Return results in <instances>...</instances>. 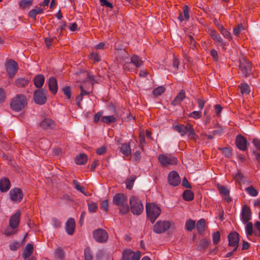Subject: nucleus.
Segmentation results:
<instances>
[{
    "instance_id": "1",
    "label": "nucleus",
    "mask_w": 260,
    "mask_h": 260,
    "mask_svg": "<svg viewBox=\"0 0 260 260\" xmlns=\"http://www.w3.org/2000/svg\"><path fill=\"white\" fill-rule=\"evenodd\" d=\"M146 211L147 218L153 223L161 214V209L157 204L149 202L146 204Z\"/></svg>"
},
{
    "instance_id": "2",
    "label": "nucleus",
    "mask_w": 260,
    "mask_h": 260,
    "mask_svg": "<svg viewBox=\"0 0 260 260\" xmlns=\"http://www.w3.org/2000/svg\"><path fill=\"white\" fill-rule=\"evenodd\" d=\"M27 104L26 96L22 94H18L12 99L10 105L13 111L20 112L24 109Z\"/></svg>"
},
{
    "instance_id": "3",
    "label": "nucleus",
    "mask_w": 260,
    "mask_h": 260,
    "mask_svg": "<svg viewBox=\"0 0 260 260\" xmlns=\"http://www.w3.org/2000/svg\"><path fill=\"white\" fill-rule=\"evenodd\" d=\"M129 204L132 212L134 215H139L144 210V207L139 198L133 196L129 198Z\"/></svg>"
},
{
    "instance_id": "4",
    "label": "nucleus",
    "mask_w": 260,
    "mask_h": 260,
    "mask_svg": "<svg viewBox=\"0 0 260 260\" xmlns=\"http://www.w3.org/2000/svg\"><path fill=\"white\" fill-rule=\"evenodd\" d=\"M158 160L161 165L164 167H167L169 165H175L177 164L178 159L176 157L171 155L160 154L158 156Z\"/></svg>"
},
{
    "instance_id": "5",
    "label": "nucleus",
    "mask_w": 260,
    "mask_h": 260,
    "mask_svg": "<svg viewBox=\"0 0 260 260\" xmlns=\"http://www.w3.org/2000/svg\"><path fill=\"white\" fill-rule=\"evenodd\" d=\"M131 61L128 62L124 61V59L120 61V63L122 64L124 70L130 71L129 66L131 63H133L137 68L141 67L143 64V61L142 58L137 55L134 54L131 57Z\"/></svg>"
},
{
    "instance_id": "6",
    "label": "nucleus",
    "mask_w": 260,
    "mask_h": 260,
    "mask_svg": "<svg viewBox=\"0 0 260 260\" xmlns=\"http://www.w3.org/2000/svg\"><path fill=\"white\" fill-rule=\"evenodd\" d=\"M47 91L45 89H37L34 93V100L36 104L40 105L45 104L47 100Z\"/></svg>"
},
{
    "instance_id": "7",
    "label": "nucleus",
    "mask_w": 260,
    "mask_h": 260,
    "mask_svg": "<svg viewBox=\"0 0 260 260\" xmlns=\"http://www.w3.org/2000/svg\"><path fill=\"white\" fill-rule=\"evenodd\" d=\"M239 68L245 77L249 76L252 74V64L250 61L243 58L240 60Z\"/></svg>"
},
{
    "instance_id": "8",
    "label": "nucleus",
    "mask_w": 260,
    "mask_h": 260,
    "mask_svg": "<svg viewBox=\"0 0 260 260\" xmlns=\"http://www.w3.org/2000/svg\"><path fill=\"white\" fill-rule=\"evenodd\" d=\"M93 239L99 243H106L109 238L107 232L103 229H98L93 232Z\"/></svg>"
},
{
    "instance_id": "9",
    "label": "nucleus",
    "mask_w": 260,
    "mask_h": 260,
    "mask_svg": "<svg viewBox=\"0 0 260 260\" xmlns=\"http://www.w3.org/2000/svg\"><path fill=\"white\" fill-rule=\"evenodd\" d=\"M171 225V223L166 220H158L153 226V231L156 234L165 233L169 230Z\"/></svg>"
},
{
    "instance_id": "10",
    "label": "nucleus",
    "mask_w": 260,
    "mask_h": 260,
    "mask_svg": "<svg viewBox=\"0 0 260 260\" xmlns=\"http://www.w3.org/2000/svg\"><path fill=\"white\" fill-rule=\"evenodd\" d=\"M140 251L134 252L130 249H125L122 251L121 260H140Z\"/></svg>"
},
{
    "instance_id": "11",
    "label": "nucleus",
    "mask_w": 260,
    "mask_h": 260,
    "mask_svg": "<svg viewBox=\"0 0 260 260\" xmlns=\"http://www.w3.org/2000/svg\"><path fill=\"white\" fill-rule=\"evenodd\" d=\"M6 68L9 77L12 78L17 72L18 66L14 60L10 59L6 62Z\"/></svg>"
},
{
    "instance_id": "12",
    "label": "nucleus",
    "mask_w": 260,
    "mask_h": 260,
    "mask_svg": "<svg viewBox=\"0 0 260 260\" xmlns=\"http://www.w3.org/2000/svg\"><path fill=\"white\" fill-rule=\"evenodd\" d=\"M10 199L12 201L15 202H20L23 197V193L21 188H12L9 192Z\"/></svg>"
},
{
    "instance_id": "13",
    "label": "nucleus",
    "mask_w": 260,
    "mask_h": 260,
    "mask_svg": "<svg viewBox=\"0 0 260 260\" xmlns=\"http://www.w3.org/2000/svg\"><path fill=\"white\" fill-rule=\"evenodd\" d=\"M168 180L169 184L173 186H178L181 182L180 177L178 173L175 171L169 173Z\"/></svg>"
},
{
    "instance_id": "14",
    "label": "nucleus",
    "mask_w": 260,
    "mask_h": 260,
    "mask_svg": "<svg viewBox=\"0 0 260 260\" xmlns=\"http://www.w3.org/2000/svg\"><path fill=\"white\" fill-rule=\"evenodd\" d=\"M235 144L236 147L240 150L245 151L247 150V140L244 136L240 134L236 136Z\"/></svg>"
},
{
    "instance_id": "15",
    "label": "nucleus",
    "mask_w": 260,
    "mask_h": 260,
    "mask_svg": "<svg viewBox=\"0 0 260 260\" xmlns=\"http://www.w3.org/2000/svg\"><path fill=\"white\" fill-rule=\"evenodd\" d=\"M190 125L191 124L189 123H187L185 125L177 123L176 124L173 125V129L179 133L183 137L187 135V131Z\"/></svg>"
},
{
    "instance_id": "16",
    "label": "nucleus",
    "mask_w": 260,
    "mask_h": 260,
    "mask_svg": "<svg viewBox=\"0 0 260 260\" xmlns=\"http://www.w3.org/2000/svg\"><path fill=\"white\" fill-rule=\"evenodd\" d=\"M208 31L211 38L215 42H217L223 49H224L226 44L223 41L220 36L217 33L216 31L215 30L211 29H209Z\"/></svg>"
},
{
    "instance_id": "17",
    "label": "nucleus",
    "mask_w": 260,
    "mask_h": 260,
    "mask_svg": "<svg viewBox=\"0 0 260 260\" xmlns=\"http://www.w3.org/2000/svg\"><path fill=\"white\" fill-rule=\"evenodd\" d=\"M251 211L250 207L244 205L242 207L241 216L242 219L244 223L248 222L251 219Z\"/></svg>"
},
{
    "instance_id": "18",
    "label": "nucleus",
    "mask_w": 260,
    "mask_h": 260,
    "mask_svg": "<svg viewBox=\"0 0 260 260\" xmlns=\"http://www.w3.org/2000/svg\"><path fill=\"white\" fill-rule=\"evenodd\" d=\"M20 212L17 211L11 216L9 220V225L13 229H15L18 226L20 222Z\"/></svg>"
},
{
    "instance_id": "19",
    "label": "nucleus",
    "mask_w": 260,
    "mask_h": 260,
    "mask_svg": "<svg viewBox=\"0 0 260 260\" xmlns=\"http://www.w3.org/2000/svg\"><path fill=\"white\" fill-rule=\"evenodd\" d=\"M229 246L237 245L239 244L240 235L236 231L231 232L228 236Z\"/></svg>"
},
{
    "instance_id": "20",
    "label": "nucleus",
    "mask_w": 260,
    "mask_h": 260,
    "mask_svg": "<svg viewBox=\"0 0 260 260\" xmlns=\"http://www.w3.org/2000/svg\"><path fill=\"white\" fill-rule=\"evenodd\" d=\"M127 202V197L122 193H117L115 194L113 198V203L117 206L121 205Z\"/></svg>"
},
{
    "instance_id": "21",
    "label": "nucleus",
    "mask_w": 260,
    "mask_h": 260,
    "mask_svg": "<svg viewBox=\"0 0 260 260\" xmlns=\"http://www.w3.org/2000/svg\"><path fill=\"white\" fill-rule=\"evenodd\" d=\"M40 125L44 129H52L56 125L54 120L50 118H44L40 123Z\"/></svg>"
},
{
    "instance_id": "22",
    "label": "nucleus",
    "mask_w": 260,
    "mask_h": 260,
    "mask_svg": "<svg viewBox=\"0 0 260 260\" xmlns=\"http://www.w3.org/2000/svg\"><path fill=\"white\" fill-rule=\"evenodd\" d=\"M76 227L75 220L73 218H69L66 223V230L69 235H72L75 232Z\"/></svg>"
},
{
    "instance_id": "23",
    "label": "nucleus",
    "mask_w": 260,
    "mask_h": 260,
    "mask_svg": "<svg viewBox=\"0 0 260 260\" xmlns=\"http://www.w3.org/2000/svg\"><path fill=\"white\" fill-rule=\"evenodd\" d=\"M217 187L219 190V193L225 196L224 200L227 202L232 201V198L230 197V190L228 188L219 184H217Z\"/></svg>"
},
{
    "instance_id": "24",
    "label": "nucleus",
    "mask_w": 260,
    "mask_h": 260,
    "mask_svg": "<svg viewBox=\"0 0 260 260\" xmlns=\"http://www.w3.org/2000/svg\"><path fill=\"white\" fill-rule=\"evenodd\" d=\"M11 187V183L7 177H3L0 179V190L2 192H7Z\"/></svg>"
},
{
    "instance_id": "25",
    "label": "nucleus",
    "mask_w": 260,
    "mask_h": 260,
    "mask_svg": "<svg viewBox=\"0 0 260 260\" xmlns=\"http://www.w3.org/2000/svg\"><path fill=\"white\" fill-rule=\"evenodd\" d=\"M49 89L53 94H56L57 92L58 86L56 79L54 77L49 78L48 81Z\"/></svg>"
},
{
    "instance_id": "26",
    "label": "nucleus",
    "mask_w": 260,
    "mask_h": 260,
    "mask_svg": "<svg viewBox=\"0 0 260 260\" xmlns=\"http://www.w3.org/2000/svg\"><path fill=\"white\" fill-rule=\"evenodd\" d=\"M185 98V92L183 89H181L172 101L171 104L174 106L179 105Z\"/></svg>"
},
{
    "instance_id": "27",
    "label": "nucleus",
    "mask_w": 260,
    "mask_h": 260,
    "mask_svg": "<svg viewBox=\"0 0 260 260\" xmlns=\"http://www.w3.org/2000/svg\"><path fill=\"white\" fill-rule=\"evenodd\" d=\"M45 82V77L42 74H38L34 78V83L36 87L41 88Z\"/></svg>"
},
{
    "instance_id": "28",
    "label": "nucleus",
    "mask_w": 260,
    "mask_h": 260,
    "mask_svg": "<svg viewBox=\"0 0 260 260\" xmlns=\"http://www.w3.org/2000/svg\"><path fill=\"white\" fill-rule=\"evenodd\" d=\"M34 251V246L32 244L28 243L23 251L22 257L24 259L29 258Z\"/></svg>"
},
{
    "instance_id": "29",
    "label": "nucleus",
    "mask_w": 260,
    "mask_h": 260,
    "mask_svg": "<svg viewBox=\"0 0 260 260\" xmlns=\"http://www.w3.org/2000/svg\"><path fill=\"white\" fill-rule=\"evenodd\" d=\"M120 152L125 156L131 155L132 151L129 143H124L121 144L120 148Z\"/></svg>"
},
{
    "instance_id": "30",
    "label": "nucleus",
    "mask_w": 260,
    "mask_h": 260,
    "mask_svg": "<svg viewBox=\"0 0 260 260\" xmlns=\"http://www.w3.org/2000/svg\"><path fill=\"white\" fill-rule=\"evenodd\" d=\"M88 160V156L84 153H81L79 155H77L75 159V161L76 164L79 165H85Z\"/></svg>"
},
{
    "instance_id": "31",
    "label": "nucleus",
    "mask_w": 260,
    "mask_h": 260,
    "mask_svg": "<svg viewBox=\"0 0 260 260\" xmlns=\"http://www.w3.org/2000/svg\"><path fill=\"white\" fill-rule=\"evenodd\" d=\"M30 80L25 78H19L15 81V85L19 88L24 87L29 83Z\"/></svg>"
},
{
    "instance_id": "32",
    "label": "nucleus",
    "mask_w": 260,
    "mask_h": 260,
    "mask_svg": "<svg viewBox=\"0 0 260 260\" xmlns=\"http://www.w3.org/2000/svg\"><path fill=\"white\" fill-rule=\"evenodd\" d=\"M196 226L198 233L202 235L205 231V220L203 218L200 219L198 221Z\"/></svg>"
},
{
    "instance_id": "33",
    "label": "nucleus",
    "mask_w": 260,
    "mask_h": 260,
    "mask_svg": "<svg viewBox=\"0 0 260 260\" xmlns=\"http://www.w3.org/2000/svg\"><path fill=\"white\" fill-rule=\"evenodd\" d=\"M117 120V118L114 115L103 116L101 118V121L107 124L115 123Z\"/></svg>"
},
{
    "instance_id": "34",
    "label": "nucleus",
    "mask_w": 260,
    "mask_h": 260,
    "mask_svg": "<svg viewBox=\"0 0 260 260\" xmlns=\"http://www.w3.org/2000/svg\"><path fill=\"white\" fill-rule=\"evenodd\" d=\"M183 199L186 201H191L194 199V193L191 190H185L182 193Z\"/></svg>"
},
{
    "instance_id": "35",
    "label": "nucleus",
    "mask_w": 260,
    "mask_h": 260,
    "mask_svg": "<svg viewBox=\"0 0 260 260\" xmlns=\"http://www.w3.org/2000/svg\"><path fill=\"white\" fill-rule=\"evenodd\" d=\"M43 13V9L38 7L36 9H32L31 11H30L28 13V16L36 20V16L38 14H42Z\"/></svg>"
},
{
    "instance_id": "36",
    "label": "nucleus",
    "mask_w": 260,
    "mask_h": 260,
    "mask_svg": "<svg viewBox=\"0 0 260 260\" xmlns=\"http://www.w3.org/2000/svg\"><path fill=\"white\" fill-rule=\"evenodd\" d=\"M33 0H21L19 3V7L24 10L31 6Z\"/></svg>"
},
{
    "instance_id": "37",
    "label": "nucleus",
    "mask_w": 260,
    "mask_h": 260,
    "mask_svg": "<svg viewBox=\"0 0 260 260\" xmlns=\"http://www.w3.org/2000/svg\"><path fill=\"white\" fill-rule=\"evenodd\" d=\"M136 179V176L135 175H132L127 178L126 180V187L128 189H132L133 188L134 183Z\"/></svg>"
},
{
    "instance_id": "38",
    "label": "nucleus",
    "mask_w": 260,
    "mask_h": 260,
    "mask_svg": "<svg viewBox=\"0 0 260 260\" xmlns=\"http://www.w3.org/2000/svg\"><path fill=\"white\" fill-rule=\"evenodd\" d=\"M187 136L190 140L196 141L197 136L195 133L194 129L192 125L189 126V129L187 131Z\"/></svg>"
},
{
    "instance_id": "39",
    "label": "nucleus",
    "mask_w": 260,
    "mask_h": 260,
    "mask_svg": "<svg viewBox=\"0 0 260 260\" xmlns=\"http://www.w3.org/2000/svg\"><path fill=\"white\" fill-rule=\"evenodd\" d=\"M196 221L192 219H188L185 223V229L188 231H191L195 228Z\"/></svg>"
},
{
    "instance_id": "40",
    "label": "nucleus",
    "mask_w": 260,
    "mask_h": 260,
    "mask_svg": "<svg viewBox=\"0 0 260 260\" xmlns=\"http://www.w3.org/2000/svg\"><path fill=\"white\" fill-rule=\"evenodd\" d=\"M119 207V213L121 214H127L129 211V206L127 204V202L124 203V204L120 205Z\"/></svg>"
},
{
    "instance_id": "41",
    "label": "nucleus",
    "mask_w": 260,
    "mask_h": 260,
    "mask_svg": "<svg viewBox=\"0 0 260 260\" xmlns=\"http://www.w3.org/2000/svg\"><path fill=\"white\" fill-rule=\"evenodd\" d=\"M166 88L162 86H158L154 88L152 91L153 94L154 96L156 97L160 95L162 93L165 92Z\"/></svg>"
},
{
    "instance_id": "42",
    "label": "nucleus",
    "mask_w": 260,
    "mask_h": 260,
    "mask_svg": "<svg viewBox=\"0 0 260 260\" xmlns=\"http://www.w3.org/2000/svg\"><path fill=\"white\" fill-rule=\"evenodd\" d=\"M55 255L57 258L62 259L65 255V252L61 247L57 248L55 251Z\"/></svg>"
},
{
    "instance_id": "43",
    "label": "nucleus",
    "mask_w": 260,
    "mask_h": 260,
    "mask_svg": "<svg viewBox=\"0 0 260 260\" xmlns=\"http://www.w3.org/2000/svg\"><path fill=\"white\" fill-rule=\"evenodd\" d=\"M239 87L242 94H249L250 91L249 86L247 83L241 84Z\"/></svg>"
},
{
    "instance_id": "44",
    "label": "nucleus",
    "mask_w": 260,
    "mask_h": 260,
    "mask_svg": "<svg viewBox=\"0 0 260 260\" xmlns=\"http://www.w3.org/2000/svg\"><path fill=\"white\" fill-rule=\"evenodd\" d=\"M209 245V242L205 239H202L200 241V244L198 248L200 251H203L206 249Z\"/></svg>"
},
{
    "instance_id": "45",
    "label": "nucleus",
    "mask_w": 260,
    "mask_h": 260,
    "mask_svg": "<svg viewBox=\"0 0 260 260\" xmlns=\"http://www.w3.org/2000/svg\"><path fill=\"white\" fill-rule=\"evenodd\" d=\"M245 190L252 197H256L258 194V191L252 185L246 188Z\"/></svg>"
},
{
    "instance_id": "46",
    "label": "nucleus",
    "mask_w": 260,
    "mask_h": 260,
    "mask_svg": "<svg viewBox=\"0 0 260 260\" xmlns=\"http://www.w3.org/2000/svg\"><path fill=\"white\" fill-rule=\"evenodd\" d=\"M245 230H246L247 236H251L253 234H254L253 231L252 223L251 222H249V221L248 222H247Z\"/></svg>"
},
{
    "instance_id": "47",
    "label": "nucleus",
    "mask_w": 260,
    "mask_h": 260,
    "mask_svg": "<svg viewBox=\"0 0 260 260\" xmlns=\"http://www.w3.org/2000/svg\"><path fill=\"white\" fill-rule=\"evenodd\" d=\"M73 183L75 186V188L77 190L80 191L81 192H82L84 195H85L86 196H88L87 194L84 190V187L83 186H81L76 180H73Z\"/></svg>"
},
{
    "instance_id": "48",
    "label": "nucleus",
    "mask_w": 260,
    "mask_h": 260,
    "mask_svg": "<svg viewBox=\"0 0 260 260\" xmlns=\"http://www.w3.org/2000/svg\"><path fill=\"white\" fill-rule=\"evenodd\" d=\"M55 41H58V40L55 37L45 38V45L48 48H49L50 46L52 45V43L54 42Z\"/></svg>"
},
{
    "instance_id": "49",
    "label": "nucleus",
    "mask_w": 260,
    "mask_h": 260,
    "mask_svg": "<svg viewBox=\"0 0 260 260\" xmlns=\"http://www.w3.org/2000/svg\"><path fill=\"white\" fill-rule=\"evenodd\" d=\"M84 257L85 260H92L93 259L89 247H87L84 250Z\"/></svg>"
},
{
    "instance_id": "50",
    "label": "nucleus",
    "mask_w": 260,
    "mask_h": 260,
    "mask_svg": "<svg viewBox=\"0 0 260 260\" xmlns=\"http://www.w3.org/2000/svg\"><path fill=\"white\" fill-rule=\"evenodd\" d=\"M88 210L90 212L95 213L96 212L98 209L97 204L94 202L89 203L88 204Z\"/></svg>"
},
{
    "instance_id": "51",
    "label": "nucleus",
    "mask_w": 260,
    "mask_h": 260,
    "mask_svg": "<svg viewBox=\"0 0 260 260\" xmlns=\"http://www.w3.org/2000/svg\"><path fill=\"white\" fill-rule=\"evenodd\" d=\"M62 90L67 99L70 100L72 95L71 88L69 86H65L62 88Z\"/></svg>"
},
{
    "instance_id": "52",
    "label": "nucleus",
    "mask_w": 260,
    "mask_h": 260,
    "mask_svg": "<svg viewBox=\"0 0 260 260\" xmlns=\"http://www.w3.org/2000/svg\"><path fill=\"white\" fill-rule=\"evenodd\" d=\"M213 242L214 244H217L220 240V234L219 231H217L213 234Z\"/></svg>"
},
{
    "instance_id": "53",
    "label": "nucleus",
    "mask_w": 260,
    "mask_h": 260,
    "mask_svg": "<svg viewBox=\"0 0 260 260\" xmlns=\"http://www.w3.org/2000/svg\"><path fill=\"white\" fill-rule=\"evenodd\" d=\"M221 34L224 38L228 39L229 41H231L232 40L231 33L226 28L221 29Z\"/></svg>"
},
{
    "instance_id": "54",
    "label": "nucleus",
    "mask_w": 260,
    "mask_h": 260,
    "mask_svg": "<svg viewBox=\"0 0 260 260\" xmlns=\"http://www.w3.org/2000/svg\"><path fill=\"white\" fill-rule=\"evenodd\" d=\"M183 13L184 17V19L188 20L189 19V8L187 5H185L183 8Z\"/></svg>"
},
{
    "instance_id": "55",
    "label": "nucleus",
    "mask_w": 260,
    "mask_h": 260,
    "mask_svg": "<svg viewBox=\"0 0 260 260\" xmlns=\"http://www.w3.org/2000/svg\"><path fill=\"white\" fill-rule=\"evenodd\" d=\"M188 116L195 119H200L202 117V113L200 111H194L190 113Z\"/></svg>"
},
{
    "instance_id": "56",
    "label": "nucleus",
    "mask_w": 260,
    "mask_h": 260,
    "mask_svg": "<svg viewBox=\"0 0 260 260\" xmlns=\"http://www.w3.org/2000/svg\"><path fill=\"white\" fill-rule=\"evenodd\" d=\"M89 58L94 60V62H99L101 59L99 54L96 52H92L89 56Z\"/></svg>"
},
{
    "instance_id": "57",
    "label": "nucleus",
    "mask_w": 260,
    "mask_h": 260,
    "mask_svg": "<svg viewBox=\"0 0 260 260\" xmlns=\"http://www.w3.org/2000/svg\"><path fill=\"white\" fill-rule=\"evenodd\" d=\"M186 40L193 49L196 47V41L192 36L187 37Z\"/></svg>"
},
{
    "instance_id": "58",
    "label": "nucleus",
    "mask_w": 260,
    "mask_h": 260,
    "mask_svg": "<svg viewBox=\"0 0 260 260\" xmlns=\"http://www.w3.org/2000/svg\"><path fill=\"white\" fill-rule=\"evenodd\" d=\"M109 201L108 200H105L101 203V208L104 210L106 212L108 211Z\"/></svg>"
},
{
    "instance_id": "59",
    "label": "nucleus",
    "mask_w": 260,
    "mask_h": 260,
    "mask_svg": "<svg viewBox=\"0 0 260 260\" xmlns=\"http://www.w3.org/2000/svg\"><path fill=\"white\" fill-rule=\"evenodd\" d=\"M243 175L241 172H239L236 173L234 177V179L235 180V181L239 183H240L241 181L243 180Z\"/></svg>"
},
{
    "instance_id": "60",
    "label": "nucleus",
    "mask_w": 260,
    "mask_h": 260,
    "mask_svg": "<svg viewBox=\"0 0 260 260\" xmlns=\"http://www.w3.org/2000/svg\"><path fill=\"white\" fill-rule=\"evenodd\" d=\"M220 150L222 151V153L224 154V156L226 157H230L232 155L231 151L230 149L228 147H224L222 148L219 149Z\"/></svg>"
},
{
    "instance_id": "61",
    "label": "nucleus",
    "mask_w": 260,
    "mask_h": 260,
    "mask_svg": "<svg viewBox=\"0 0 260 260\" xmlns=\"http://www.w3.org/2000/svg\"><path fill=\"white\" fill-rule=\"evenodd\" d=\"M101 3V5L102 6H105L107 8H109L111 9H113V6L112 3L108 1L107 0H99Z\"/></svg>"
},
{
    "instance_id": "62",
    "label": "nucleus",
    "mask_w": 260,
    "mask_h": 260,
    "mask_svg": "<svg viewBox=\"0 0 260 260\" xmlns=\"http://www.w3.org/2000/svg\"><path fill=\"white\" fill-rule=\"evenodd\" d=\"M210 55L214 61H217L218 60L219 57L218 52L215 49H211L210 51Z\"/></svg>"
},
{
    "instance_id": "63",
    "label": "nucleus",
    "mask_w": 260,
    "mask_h": 260,
    "mask_svg": "<svg viewBox=\"0 0 260 260\" xmlns=\"http://www.w3.org/2000/svg\"><path fill=\"white\" fill-rule=\"evenodd\" d=\"M20 243L18 242H14L10 244V248L12 251L17 250L19 247H20Z\"/></svg>"
},
{
    "instance_id": "64",
    "label": "nucleus",
    "mask_w": 260,
    "mask_h": 260,
    "mask_svg": "<svg viewBox=\"0 0 260 260\" xmlns=\"http://www.w3.org/2000/svg\"><path fill=\"white\" fill-rule=\"evenodd\" d=\"M254 227L255 229L258 231V234H257L256 232L254 233V235L260 237V221H256L254 223Z\"/></svg>"
}]
</instances>
